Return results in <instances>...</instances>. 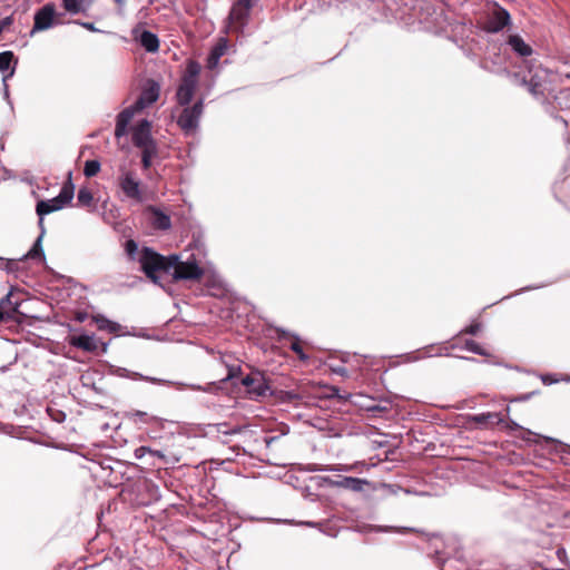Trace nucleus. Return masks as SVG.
Segmentation results:
<instances>
[{
    "label": "nucleus",
    "instance_id": "f257e3e1",
    "mask_svg": "<svg viewBox=\"0 0 570 570\" xmlns=\"http://www.w3.org/2000/svg\"><path fill=\"white\" fill-rule=\"evenodd\" d=\"M138 261L146 276L175 297L178 282V253L164 256L150 247H142Z\"/></svg>",
    "mask_w": 570,
    "mask_h": 570
},
{
    "label": "nucleus",
    "instance_id": "f03ea898",
    "mask_svg": "<svg viewBox=\"0 0 570 570\" xmlns=\"http://www.w3.org/2000/svg\"><path fill=\"white\" fill-rule=\"evenodd\" d=\"M206 253L199 235L193 234V243L180 254V281L198 279L207 274Z\"/></svg>",
    "mask_w": 570,
    "mask_h": 570
},
{
    "label": "nucleus",
    "instance_id": "7ed1b4c3",
    "mask_svg": "<svg viewBox=\"0 0 570 570\" xmlns=\"http://www.w3.org/2000/svg\"><path fill=\"white\" fill-rule=\"evenodd\" d=\"M72 173L69 171V179L60 189V193L51 199H41L36 205V213L38 216H46L53 212L62 209L70 204L75 195V185L71 181Z\"/></svg>",
    "mask_w": 570,
    "mask_h": 570
},
{
    "label": "nucleus",
    "instance_id": "20e7f679",
    "mask_svg": "<svg viewBox=\"0 0 570 570\" xmlns=\"http://www.w3.org/2000/svg\"><path fill=\"white\" fill-rule=\"evenodd\" d=\"M200 69L199 63L195 61L188 62L185 75L180 79V106L189 104L193 100Z\"/></svg>",
    "mask_w": 570,
    "mask_h": 570
},
{
    "label": "nucleus",
    "instance_id": "39448f33",
    "mask_svg": "<svg viewBox=\"0 0 570 570\" xmlns=\"http://www.w3.org/2000/svg\"><path fill=\"white\" fill-rule=\"evenodd\" d=\"M204 98H198L191 107H187L180 114V129L186 135L194 134L198 128L199 118L203 114Z\"/></svg>",
    "mask_w": 570,
    "mask_h": 570
},
{
    "label": "nucleus",
    "instance_id": "423d86ee",
    "mask_svg": "<svg viewBox=\"0 0 570 570\" xmlns=\"http://www.w3.org/2000/svg\"><path fill=\"white\" fill-rule=\"evenodd\" d=\"M56 7L52 2H48L35 12L33 27L30 36L37 32L48 30L55 24Z\"/></svg>",
    "mask_w": 570,
    "mask_h": 570
},
{
    "label": "nucleus",
    "instance_id": "0eeeda50",
    "mask_svg": "<svg viewBox=\"0 0 570 570\" xmlns=\"http://www.w3.org/2000/svg\"><path fill=\"white\" fill-rule=\"evenodd\" d=\"M242 383L254 399L264 397L269 392V386L261 373H253L245 376Z\"/></svg>",
    "mask_w": 570,
    "mask_h": 570
},
{
    "label": "nucleus",
    "instance_id": "6e6552de",
    "mask_svg": "<svg viewBox=\"0 0 570 570\" xmlns=\"http://www.w3.org/2000/svg\"><path fill=\"white\" fill-rule=\"evenodd\" d=\"M70 344L86 352H96L100 348L101 352L106 353L108 350V343L97 340L92 334L89 335L86 333L73 335L70 340Z\"/></svg>",
    "mask_w": 570,
    "mask_h": 570
},
{
    "label": "nucleus",
    "instance_id": "1a4fd4ad",
    "mask_svg": "<svg viewBox=\"0 0 570 570\" xmlns=\"http://www.w3.org/2000/svg\"><path fill=\"white\" fill-rule=\"evenodd\" d=\"M132 142L136 147L154 146L151 137V122L148 119H141L132 129Z\"/></svg>",
    "mask_w": 570,
    "mask_h": 570
},
{
    "label": "nucleus",
    "instance_id": "9d476101",
    "mask_svg": "<svg viewBox=\"0 0 570 570\" xmlns=\"http://www.w3.org/2000/svg\"><path fill=\"white\" fill-rule=\"evenodd\" d=\"M119 180L120 188L128 198L141 200L140 181L135 177L134 173H124Z\"/></svg>",
    "mask_w": 570,
    "mask_h": 570
},
{
    "label": "nucleus",
    "instance_id": "9b49d317",
    "mask_svg": "<svg viewBox=\"0 0 570 570\" xmlns=\"http://www.w3.org/2000/svg\"><path fill=\"white\" fill-rule=\"evenodd\" d=\"M139 111L135 105H131L124 110H121L116 117V127H115V137L120 139L125 137L128 132V126L135 116V114Z\"/></svg>",
    "mask_w": 570,
    "mask_h": 570
},
{
    "label": "nucleus",
    "instance_id": "f8f14e48",
    "mask_svg": "<svg viewBox=\"0 0 570 570\" xmlns=\"http://www.w3.org/2000/svg\"><path fill=\"white\" fill-rule=\"evenodd\" d=\"M38 217H39L38 226L40 228V234L37 237V239L35 240L31 248L23 256L20 257L21 261L37 259V258L45 261V258H46L45 250L42 247V238L46 234V228H45V223H43L45 216H38Z\"/></svg>",
    "mask_w": 570,
    "mask_h": 570
},
{
    "label": "nucleus",
    "instance_id": "ddd939ff",
    "mask_svg": "<svg viewBox=\"0 0 570 570\" xmlns=\"http://www.w3.org/2000/svg\"><path fill=\"white\" fill-rule=\"evenodd\" d=\"M370 482L365 479L353 476H338L336 481L332 482L333 488H342L353 492H363Z\"/></svg>",
    "mask_w": 570,
    "mask_h": 570
},
{
    "label": "nucleus",
    "instance_id": "4468645a",
    "mask_svg": "<svg viewBox=\"0 0 570 570\" xmlns=\"http://www.w3.org/2000/svg\"><path fill=\"white\" fill-rule=\"evenodd\" d=\"M159 97V86L151 82L148 87L144 88L138 99L135 101V107L140 111L146 107L154 104Z\"/></svg>",
    "mask_w": 570,
    "mask_h": 570
},
{
    "label": "nucleus",
    "instance_id": "2eb2a0df",
    "mask_svg": "<svg viewBox=\"0 0 570 570\" xmlns=\"http://www.w3.org/2000/svg\"><path fill=\"white\" fill-rule=\"evenodd\" d=\"M509 22H510L509 12L501 7H498L493 10L492 17L489 22V29L492 32H498V31L502 30L505 26H508Z\"/></svg>",
    "mask_w": 570,
    "mask_h": 570
},
{
    "label": "nucleus",
    "instance_id": "dca6fc26",
    "mask_svg": "<svg viewBox=\"0 0 570 570\" xmlns=\"http://www.w3.org/2000/svg\"><path fill=\"white\" fill-rule=\"evenodd\" d=\"M228 41L226 38H219L217 43L213 47L208 59L207 66L209 69H214L218 66L219 59L227 52Z\"/></svg>",
    "mask_w": 570,
    "mask_h": 570
},
{
    "label": "nucleus",
    "instance_id": "f3484780",
    "mask_svg": "<svg viewBox=\"0 0 570 570\" xmlns=\"http://www.w3.org/2000/svg\"><path fill=\"white\" fill-rule=\"evenodd\" d=\"M137 40L147 52H156L159 48L158 37L149 30H142Z\"/></svg>",
    "mask_w": 570,
    "mask_h": 570
},
{
    "label": "nucleus",
    "instance_id": "a211bd4d",
    "mask_svg": "<svg viewBox=\"0 0 570 570\" xmlns=\"http://www.w3.org/2000/svg\"><path fill=\"white\" fill-rule=\"evenodd\" d=\"M149 222L155 229L166 230L170 227V217L161 210L151 207Z\"/></svg>",
    "mask_w": 570,
    "mask_h": 570
},
{
    "label": "nucleus",
    "instance_id": "6ab92c4d",
    "mask_svg": "<svg viewBox=\"0 0 570 570\" xmlns=\"http://www.w3.org/2000/svg\"><path fill=\"white\" fill-rule=\"evenodd\" d=\"M250 7V0H238L233 6L229 18L234 21L243 22L248 17Z\"/></svg>",
    "mask_w": 570,
    "mask_h": 570
},
{
    "label": "nucleus",
    "instance_id": "aec40b11",
    "mask_svg": "<svg viewBox=\"0 0 570 570\" xmlns=\"http://www.w3.org/2000/svg\"><path fill=\"white\" fill-rule=\"evenodd\" d=\"M508 43L520 56L528 57L532 53V49L527 45L523 39L518 35H512L508 39Z\"/></svg>",
    "mask_w": 570,
    "mask_h": 570
},
{
    "label": "nucleus",
    "instance_id": "412c9836",
    "mask_svg": "<svg viewBox=\"0 0 570 570\" xmlns=\"http://www.w3.org/2000/svg\"><path fill=\"white\" fill-rule=\"evenodd\" d=\"M470 421L476 423V424H481V425H485V424H501L503 423V417L500 413H481V414H475V415H472L470 417Z\"/></svg>",
    "mask_w": 570,
    "mask_h": 570
},
{
    "label": "nucleus",
    "instance_id": "4be33fe9",
    "mask_svg": "<svg viewBox=\"0 0 570 570\" xmlns=\"http://www.w3.org/2000/svg\"><path fill=\"white\" fill-rule=\"evenodd\" d=\"M277 333L279 335V338H284V337L294 338V341L292 342V344L289 346L291 350L298 356L299 360H302V361L308 360V356L304 353V351L299 344L298 337L296 335L291 334L289 332H286L285 330H277Z\"/></svg>",
    "mask_w": 570,
    "mask_h": 570
},
{
    "label": "nucleus",
    "instance_id": "5701e85b",
    "mask_svg": "<svg viewBox=\"0 0 570 570\" xmlns=\"http://www.w3.org/2000/svg\"><path fill=\"white\" fill-rule=\"evenodd\" d=\"M18 61L12 51L0 52V72H10V70L17 66Z\"/></svg>",
    "mask_w": 570,
    "mask_h": 570
},
{
    "label": "nucleus",
    "instance_id": "b1692460",
    "mask_svg": "<svg viewBox=\"0 0 570 570\" xmlns=\"http://www.w3.org/2000/svg\"><path fill=\"white\" fill-rule=\"evenodd\" d=\"M62 7L70 14H78L86 12L89 9V3H83L81 0H62Z\"/></svg>",
    "mask_w": 570,
    "mask_h": 570
},
{
    "label": "nucleus",
    "instance_id": "393cba45",
    "mask_svg": "<svg viewBox=\"0 0 570 570\" xmlns=\"http://www.w3.org/2000/svg\"><path fill=\"white\" fill-rule=\"evenodd\" d=\"M523 81L528 85V89L533 96L537 97L543 94V82L538 75H532L529 79L524 77Z\"/></svg>",
    "mask_w": 570,
    "mask_h": 570
},
{
    "label": "nucleus",
    "instance_id": "a878e982",
    "mask_svg": "<svg viewBox=\"0 0 570 570\" xmlns=\"http://www.w3.org/2000/svg\"><path fill=\"white\" fill-rule=\"evenodd\" d=\"M96 324L99 330L116 333L120 330V325L116 322L108 320L107 317L99 315L95 317Z\"/></svg>",
    "mask_w": 570,
    "mask_h": 570
},
{
    "label": "nucleus",
    "instance_id": "bb28decb",
    "mask_svg": "<svg viewBox=\"0 0 570 570\" xmlns=\"http://www.w3.org/2000/svg\"><path fill=\"white\" fill-rule=\"evenodd\" d=\"M18 262H22L19 259L4 258L0 256V269L6 271L8 274H14L18 272Z\"/></svg>",
    "mask_w": 570,
    "mask_h": 570
},
{
    "label": "nucleus",
    "instance_id": "cd10ccee",
    "mask_svg": "<svg viewBox=\"0 0 570 570\" xmlns=\"http://www.w3.org/2000/svg\"><path fill=\"white\" fill-rule=\"evenodd\" d=\"M92 200V193L88 188L82 187L78 190L77 202L80 206H90Z\"/></svg>",
    "mask_w": 570,
    "mask_h": 570
},
{
    "label": "nucleus",
    "instance_id": "c85d7f7f",
    "mask_svg": "<svg viewBox=\"0 0 570 570\" xmlns=\"http://www.w3.org/2000/svg\"><path fill=\"white\" fill-rule=\"evenodd\" d=\"M130 377L136 379V380H142V381H146V382H149L153 384H165V385L175 384V382L169 381V380L158 379V377H154V376H146V375H142L137 372H134Z\"/></svg>",
    "mask_w": 570,
    "mask_h": 570
},
{
    "label": "nucleus",
    "instance_id": "c756f323",
    "mask_svg": "<svg viewBox=\"0 0 570 570\" xmlns=\"http://www.w3.org/2000/svg\"><path fill=\"white\" fill-rule=\"evenodd\" d=\"M100 170V163L96 159H90L85 163L83 174L86 177H94Z\"/></svg>",
    "mask_w": 570,
    "mask_h": 570
},
{
    "label": "nucleus",
    "instance_id": "7c9ffc66",
    "mask_svg": "<svg viewBox=\"0 0 570 570\" xmlns=\"http://www.w3.org/2000/svg\"><path fill=\"white\" fill-rule=\"evenodd\" d=\"M502 424H504L505 429H508L510 431H520L523 439H528L527 436H530V435H535L533 432H531L530 430L523 429L522 426H520L517 422H514L512 420L509 422H505L503 420Z\"/></svg>",
    "mask_w": 570,
    "mask_h": 570
},
{
    "label": "nucleus",
    "instance_id": "2f4dec72",
    "mask_svg": "<svg viewBox=\"0 0 570 570\" xmlns=\"http://www.w3.org/2000/svg\"><path fill=\"white\" fill-rule=\"evenodd\" d=\"M14 75V67L10 70V72L3 75L2 77V85H3V98L7 100L8 105L12 109V101L10 100V94H9V86H8V79H10Z\"/></svg>",
    "mask_w": 570,
    "mask_h": 570
},
{
    "label": "nucleus",
    "instance_id": "473e14b6",
    "mask_svg": "<svg viewBox=\"0 0 570 570\" xmlns=\"http://www.w3.org/2000/svg\"><path fill=\"white\" fill-rule=\"evenodd\" d=\"M142 155H141V163L144 168H148L151 164V157L155 154V145L148 146V147H141Z\"/></svg>",
    "mask_w": 570,
    "mask_h": 570
},
{
    "label": "nucleus",
    "instance_id": "72a5a7b5",
    "mask_svg": "<svg viewBox=\"0 0 570 570\" xmlns=\"http://www.w3.org/2000/svg\"><path fill=\"white\" fill-rule=\"evenodd\" d=\"M47 413L50 416V419L57 423L65 422V420L67 417V415L63 411L51 407V406L47 407Z\"/></svg>",
    "mask_w": 570,
    "mask_h": 570
},
{
    "label": "nucleus",
    "instance_id": "f704fd0d",
    "mask_svg": "<svg viewBox=\"0 0 570 570\" xmlns=\"http://www.w3.org/2000/svg\"><path fill=\"white\" fill-rule=\"evenodd\" d=\"M465 348L474 354H478V355H482V356L489 355V353L483 347H481L475 341H472V340H468L465 342Z\"/></svg>",
    "mask_w": 570,
    "mask_h": 570
},
{
    "label": "nucleus",
    "instance_id": "c9c22d12",
    "mask_svg": "<svg viewBox=\"0 0 570 570\" xmlns=\"http://www.w3.org/2000/svg\"><path fill=\"white\" fill-rule=\"evenodd\" d=\"M127 417L131 419L135 422H142V423H147L148 419H149V416L146 412L138 411V410L128 412Z\"/></svg>",
    "mask_w": 570,
    "mask_h": 570
},
{
    "label": "nucleus",
    "instance_id": "e433bc0d",
    "mask_svg": "<svg viewBox=\"0 0 570 570\" xmlns=\"http://www.w3.org/2000/svg\"><path fill=\"white\" fill-rule=\"evenodd\" d=\"M365 409L373 413H382V412L389 411L390 404L389 403L376 404V403L372 402L371 404L365 405Z\"/></svg>",
    "mask_w": 570,
    "mask_h": 570
},
{
    "label": "nucleus",
    "instance_id": "4c0bfd02",
    "mask_svg": "<svg viewBox=\"0 0 570 570\" xmlns=\"http://www.w3.org/2000/svg\"><path fill=\"white\" fill-rule=\"evenodd\" d=\"M351 468L345 466L342 470L348 471ZM338 470L340 469L335 468V466H330V465L323 466V465H320V464H312L308 468V471H311V472H316V471H338Z\"/></svg>",
    "mask_w": 570,
    "mask_h": 570
},
{
    "label": "nucleus",
    "instance_id": "58836bf2",
    "mask_svg": "<svg viewBox=\"0 0 570 570\" xmlns=\"http://www.w3.org/2000/svg\"><path fill=\"white\" fill-rule=\"evenodd\" d=\"M14 302H19V301L13 299L12 291H10L4 297H2L0 299V304L3 309H9Z\"/></svg>",
    "mask_w": 570,
    "mask_h": 570
},
{
    "label": "nucleus",
    "instance_id": "ea45409f",
    "mask_svg": "<svg viewBox=\"0 0 570 570\" xmlns=\"http://www.w3.org/2000/svg\"><path fill=\"white\" fill-rule=\"evenodd\" d=\"M125 249L129 257H134L138 252V244L134 239H128L126 242Z\"/></svg>",
    "mask_w": 570,
    "mask_h": 570
},
{
    "label": "nucleus",
    "instance_id": "a19ab883",
    "mask_svg": "<svg viewBox=\"0 0 570 570\" xmlns=\"http://www.w3.org/2000/svg\"><path fill=\"white\" fill-rule=\"evenodd\" d=\"M371 530H375V531H396V532H406V531H411L412 529L410 528H393V527H371Z\"/></svg>",
    "mask_w": 570,
    "mask_h": 570
},
{
    "label": "nucleus",
    "instance_id": "79ce46f5",
    "mask_svg": "<svg viewBox=\"0 0 570 570\" xmlns=\"http://www.w3.org/2000/svg\"><path fill=\"white\" fill-rule=\"evenodd\" d=\"M482 325L481 323H473L470 326H468L464 332L470 335H475L481 330Z\"/></svg>",
    "mask_w": 570,
    "mask_h": 570
},
{
    "label": "nucleus",
    "instance_id": "37998d69",
    "mask_svg": "<svg viewBox=\"0 0 570 570\" xmlns=\"http://www.w3.org/2000/svg\"><path fill=\"white\" fill-rule=\"evenodd\" d=\"M163 7L171 8L174 11H176L177 7V0H158Z\"/></svg>",
    "mask_w": 570,
    "mask_h": 570
},
{
    "label": "nucleus",
    "instance_id": "c03bdc74",
    "mask_svg": "<svg viewBox=\"0 0 570 570\" xmlns=\"http://www.w3.org/2000/svg\"><path fill=\"white\" fill-rule=\"evenodd\" d=\"M77 23L80 24L81 27L86 28L89 31H92V32H99L100 31L98 28L95 27V24L92 22H79V21H77Z\"/></svg>",
    "mask_w": 570,
    "mask_h": 570
},
{
    "label": "nucleus",
    "instance_id": "a18cd8bd",
    "mask_svg": "<svg viewBox=\"0 0 570 570\" xmlns=\"http://www.w3.org/2000/svg\"><path fill=\"white\" fill-rule=\"evenodd\" d=\"M333 373L338 374L341 376H347V370L344 366H335L332 367Z\"/></svg>",
    "mask_w": 570,
    "mask_h": 570
},
{
    "label": "nucleus",
    "instance_id": "49530a36",
    "mask_svg": "<svg viewBox=\"0 0 570 570\" xmlns=\"http://www.w3.org/2000/svg\"><path fill=\"white\" fill-rule=\"evenodd\" d=\"M225 428H226V424L219 425L218 432L224 433V434H230V433H236L238 431V430L227 431Z\"/></svg>",
    "mask_w": 570,
    "mask_h": 570
},
{
    "label": "nucleus",
    "instance_id": "de8ad7c7",
    "mask_svg": "<svg viewBox=\"0 0 570 570\" xmlns=\"http://www.w3.org/2000/svg\"><path fill=\"white\" fill-rule=\"evenodd\" d=\"M11 21H12L11 17H6L4 19L1 20L0 26H3V29H4L6 27H8L11 23Z\"/></svg>",
    "mask_w": 570,
    "mask_h": 570
},
{
    "label": "nucleus",
    "instance_id": "09e8293b",
    "mask_svg": "<svg viewBox=\"0 0 570 570\" xmlns=\"http://www.w3.org/2000/svg\"><path fill=\"white\" fill-rule=\"evenodd\" d=\"M145 451H146V448H144V446L136 449V451H135L136 458H138V459L141 458Z\"/></svg>",
    "mask_w": 570,
    "mask_h": 570
},
{
    "label": "nucleus",
    "instance_id": "8fccbe9b",
    "mask_svg": "<svg viewBox=\"0 0 570 570\" xmlns=\"http://www.w3.org/2000/svg\"><path fill=\"white\" fill-rule=\"evenodd\" d=\"M278 438L277 436H271V438H266L265 439V443L267 446H269L274 441H276Z\"/></svg>",
    "mask_w": 570,
    "mask_h": 570
},
{
    "label": "nucleus",
    "instance_id": "3c124183",
    "mask_svg": "<svg viewBox=\"0 0 570 570\" xmlns=\"http://www.w3.org/2000/svg\"><path fill=\"white\" fill-rule=\"evenodd\" d=\"M323 481H324L325 483H327L330 487H332V482H333V481H336V479H331V478L326 476V478H323Z\"/></svg>",
    "mask_w": 570,
    "mask_h": 570
},
{
    "label": "nucleus",
    "instance_id": "603ef678",
    "mask_svg": "<svg viewBox=\"0 0 570 570\" xmlns=\"http://www.w3.org/2000/svg\"><path fill=\"white\" fill-rule=\"evenodd\" d=\"M304 524L307 527H317L318 525L317 523L311 522V521L304 522Z\"/></svg>",
    "mask_w": 570,
    "mask_h": 570
},
{
    "label": "nucleus",
    "instance_id": "864d4df0",
    "mask_svg": "<svg viewBox=\"0 0 570 570\" xmlns=\"http://www.w3.org/2000/svg\"><path fill=\"white\" fill-rule=\"evenodd\" d=\"M542 380H543V382H544V383H554V382H557V380L548 381V379H547V377H543Z\"/></svg>",
    "mask_w": 570,
    "mask_h": 570
},
{
    "label": "nucleus",
    "instance_id": "5fc2aeb1",
    "mask_svg": "<svg viewBox=\"0 0 570 570\" xmlns=\"http://www.w3.org/2000/svg\"><path fill=\"white\" fill-rule=\"evenodd\" d=\"M83 3H89V7L91 6V3L95 1V0H81Z\"/></svg>",
    "mask_w": 570,
    "mask_h": 570
},
{
    "label": "nucleus",
    "instance_id": "6e6d98bb",
    "mask_svg": "<svg viewBox=\"0 0 570 570\" xmlns=\"http://www.w3.org/2000/svg\"><path fill=\"white\" fill-rule=\"evenodd\" d=\"M174 98L178 99V88H177V89H175Z\"/></svg>",
    "mask_w": 570,
    "mask_h": 570
},
{
    "label": "nucleus",
    "instance_id": "4d7b16f0",
    "mask_svg": "<svg viewBox=\"0 0 570 570\" xmlns=\"http://www.w3.org/2000/svg\"><path fill=\"white\" fill-rule=\"evenodd\" d=\"M117 3L122 4L125 0H115Z\"/></svg>",
    "mask_w": 570,
    "mask_h": 570
},
{
    "label": "nucleus",
    "instance_id": "13d9d810",
    "mask_svg": "<svg viewBox=\"0 0 570 570\" xmlns=\"http://www.w3.org/2000/svg\"><path fill=\"white\" fill-rule=\"evenodd\" d=\"M173 304H174L175 307H178V302L174 301Z\"/></svg>",
    "mask_w": 570,
    "mask_h": 570
},
{
    "label": "nucleus",
    "instance_id": "bf43d9fd",
    "mask_svg": "<svg viewBox=\"0 0 570 570\" xmlns=\"http://www.w3.org/2000/svg\"><path fill=\"white\" fill-rule=\"evenodd\" d=\"M564 78L570 79V73H566Z\"/></svg>",
    "mask_w": 570,
    "mask_h": 570
},
{
    "label": "nucleus",
    "instance_id": "052dcab7",
    "mask_svg": "<svg viewBox=\"0 0 570 570\" xmlns=\"http://www.w3.org/2000/svg\"><path fill=\"white\" fill-rule=\"evenodd\" d=\"M566 380H567V381H570V377H567Z\"/></svg>",
    "mask_w": 570,
    "mask_h": 570
}]
</instances>
